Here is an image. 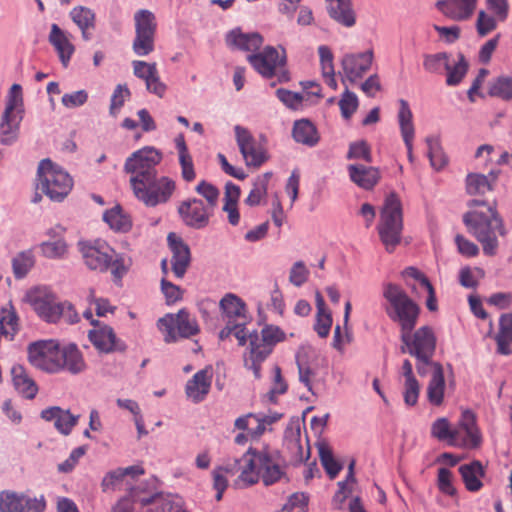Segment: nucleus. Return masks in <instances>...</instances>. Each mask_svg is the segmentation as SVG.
<instances>
[{
    "label": "nucleus",
    "mask_w": 512,
    "mask_h": 512,
    "mask_svg": "<svg viewBox=\"0 0 512 512\" xmlns=\"http://www.w3.org/2000/svg\"><path fill=\"white\" fill-rule=\"evenodd\" d=\"M469 207L487 206L488 214L470 211L464 214L463 221L469 232L482 244L484 254L493 256L498 248V235L503 236L505 230L502 220L495 211V201L486 199H472Z\"/></svg>",
    "instance_id": "f257e3e1"
},
{
    "label": "nucleus",
    "mask_w": 512,
    "mask_h": 512,
    "mask_svg": "<svg viewBox=\"0 0 512 512\" xmlns=\"http://www.w3.org/2000/svg\"><path fill=\"white\" fill-rule=\"evenodd\" d=\"M79 251L90 270L106 272L109 269L115 279H122L128 267L122 254L117 253L105 240L80 241Z\"/></svg>",
    "instance_id": "f03ea898"
},
{
    "label": "nucleus",
    "mask_w": 512,
    "mask_h": 512,
    "mask_svg": "<svg viewBox=\"0 0 512 512\" xmlns=\"http://www.w3.org/2000/svg\"><path fill=\"white\" fill-rule=\"evenodd\" d=\"M285 339L280 327L267 324L260 332L249 333V345L243 355L245 368L251 370L256 379L261 378V365L272 353L277 343Z\"/></svg>",
    "instance_id": "7ed1b4c3"
},
{
    "label": "nucleus",
    "mask_w": 512,
    "mask_h": 512,
    "mask_svg": "<svg viewBox=\"0 0 512 512\" xmlns=\"http://www.w3.org/2000/svg\"><path fill=\"white\" fill-rule=\"evenodd\" d=\"M243 469L236 482L237 485L243 484L244 487L251 486L258 482L261 476L266 486L279 481L283 476V470L275 459L268 452H256L249 449L242 456Z\"/></svg>",
    "instance_id": "20e7f679"
},
{
    "label": "nucleus",
    "mask_w": 512,
    "mask_h": 512,
    "mask_svg": "<svg viewBox=\"0 0 512 512\" xmlns=\"http://www.w3.org/2000/svg\"><path fill=\"white\" fill-rule=\"evenodd\" d=\"M383 297L388 302L385 312L393 322L399 325L400 334L404 331H413L420 315L419 305L394 283L383 285Z\"/></svg>",
    "instance_id": "39448f33"
},
{
    "label": "nucleus",
    "mask_w": 512,
    "mask_h": 512,
    "mask_svg": "<svg viewBox=\"0 0 512 512\" xmlns=\"http://www.w3.org/2000/svg\"><path fill=\"white\" fill-rule=\"evenodd\" d=\"M403 209L395 193L386 196L380 211L377 231L387 252L391 253L400 244L403 232Z\"/></svg>",
    "instance_id": "423d86ee"
},
{
    "label": "nucleus",
    "mask_w": 512,
    "mask_h": 512,
    "mask_svg": "<svg viewBox=\"0 0 512 512\" xmlns=\"http://www.w3.org/2000/svg\"><path fill=\"white\" fill-rule=\"evenodd\" d=\"M36 188L51 201L62 202L73 188V179L50 159H43L37 169Z\"/></svg>",
    "instance_id": "0eeeda50"
},
{
    "label": "nucleus",
    "mask_w": 512,
    "mask_h": 512,
    "mask_svg": "<svg viewBox=\"0 0 512 512\" xmlns=\"http://www.w3.org/2000/svg\"><path fill=\"white\" fill-rule=\"evenodd\" d=\"M22 106V87L19 84H13L0 121V144L12 145L17 140L19 124L22 119Z\"/></svg>",
    "instance_id": "6e6552de"
},
{
    "label": "nucleus",
    "mask_w": 512,
    "mask_h": 512,
    "mask_svg": "<svg viewBox=\"0 0 512 512\" xmlns=\"http://www.w3.org/2000/svg\"><path fill=\"white\" fill-rule=\"evenodd\" d=\"M162 160V153L154 147H145L135 151L125 161L124 170L131 174L130 185L143 184L158 174L156 166Z\"/></svg>",
    "instance_id": "1a4fd4ad"
},
{
    "label": "nucleus",
    "mask_w": 512,
    "mask_h": 512,
    "mask_svg": "<svg viewBox=\"0 0 512 512\" xmlns=\"http://www.w3.org/2000/svg\"><path fill=\"white\" fill-rule=\"evenodd\" d=\"M135 197L147 207H155L169 201L173 195L176 185L169 177L154 175L149 181L143 180V184L131 186Z\"/></svg>",
    "instance_id": "9d476101"
},
{
    "label": "nucleus",
    "mask_w": 512,
    "mask_h": 512,
    "mask_svg": "<svg viewBox=\"0 0 512 512\" xmlns=\"http://www.w3.org/2000/svg\"><path fill=\"white\" fill-rule=\"evenodd\" d=\"M157 328L163 334L166 343H174L180 338H189L199 332L196 319L185 309L159 318Z\"/></svg>",
    "instance_id": "9b49d317"
},
{
    "label": "nucleus",
    "mask_w": 512,
    "mask_h": 512,
    "mask_svg": "<svg viewBox=\"0 0 512 512\" xmlns=\"http://www.w3.org/2000/svg\"><path fill=\"white\" fill-rule=\"evenodd\" d=\"M61 345L55 340H41L28 346V360L36 368L59 373Z\"/></svg>",
    "instance_id": "f8f14e48"
},
{
    "label": "nucleus",
    "mask_w": 512,
    "mask_h": 512,
    "mask_svg": "<svg viewBox=\"0 0 512 512\" xmlns=\"http://www.w3.org/2000/svg\"><path fill=\"white\" fill-rule=\"evenodd\" d=\"M400 339L404 344L401 347L402 352H407L413 357L434 355L435 353L436 336L429 326H422L413 333L404 331L400 334Z\"/></svg>",
    "instance_id": "ddd939ff"
},
{
    "label": "nucleus",
    "mask_w": 512,
    "mask_h": 512,
    "mask_svg": "<svg viewBox=\"0 0 512 512\" xmlns=\"http://www.w3.org/2000/svg\"><path fill=\"white\" fill-rule=\"evenodd\" d=\"M235 140L247 167L259 168L268 160L267 151L251 132L241 126L234 127Z\"/></svg>",
    "instance_id": "4468645a"
},
{
    "label": "nucleus",
    "mask_w": 512,
    "mask_h": 512,
    "mask_svg": "<svg viewBox=\"0 0 512 512\" xmlns=\"http://www.w3.org/2000/svg\"><path fill=\"white\" fill-rule=\"evenodd\" d=\"M26 299L41 319L49 323L59 321L60 302L47 287H36L29 290Z\"/></svg>",
    "instance_id": "2eb2a0df"
},
{
    "label": "nucleus",
    "mask_w": 512,
    "mask_h": 512,
    "mask_svg": "<svg viewBox=\"0 0 512 512\" xmlns=\"http://www.w3.org/2000/svg\"><path fill=\"white\" fill-rule=\"evenodd\" d=\"M247 60L262 77L272 78L285 66L286 55L284 50L280 56L274 47L267 46L261 52L248 55Z\"/></svg>",
    "instance_id": "dca6fc26"
},
{
    "label": "nucleus",
    "mask_w": 512,
    "mask_h": 512,
    "mask_svg": "<svg viewBox=\"0 0 512 512\" xmlns=\"http://www.w3.org/2000/svg\"><path fill=\"white\" fill-rule=\"evenodd\" d=\"M373 59L374 53L372 49L365 52L345 54L341 60L343 83L345 81L355 83L358 79H361L371 68Z\"/></svg>",
    "instance_id": "f3484780"
},
{
    "label": "nucleus",
    "mask_w": 512,
    "mask_h": 512,
    "mask_svg": "<svg viewBox=\"0 0 512 512\" xmlns=\"http://www.w3.org/2000/svg\"><path fill=\"white\" fill-rule=\"evenodd\" d=\"M131 496L142 506H149L146 512H186L180 497L163 494L141 496L137 488L131 490Z\"/></svg>",
    "instance_id": "a211bd4d"
},
{
    "label": "nucleus",
    "mask_w": 512,
    "mask_h": 512,
    "mask_svg": "<svg viewBox=\"0 0 512 512\" xmlns=\"http://www.w3.org/2000/svg\"><path fill=\"white\" fill-rule=\"evenodd\" d=\"M178 213L182 221L194 229H202L209 223V209L197 198L183 201L178 207Z\"/></svg>",
    "instance_id": "6ab92c4d"
},
{
    "label": "nucleus",
    "mask_w": 512,
    "mask_h": 512,
    "mask_svg": "<svg viewBox=\"0 0 512 512\" xmlns=\"http://www.w3.org/2000/svg\"><path fill=\"white\" fill-rule=\"evenodd\" d=\"M88 336L100 352H124L127 348L126 344L116 337L114 330L107 325H96L94 329L89 331Z\"/></svg>",
    "instance_id": "aec40b11"
},
{
    "label": "nucleus",
    "mask_w": 512,
    "mask_h": 512,
    "mask_svg": "<svg viewBox=\"0 0 512 512\" xmlns=\"http://www.w3.org/2000/svg\"><path fill=\"white\" fill-rule=\"evenodd\" d=\"M41 418L48 422H54L55 429L67 436L77 425L80 415H73L68 409L52 406L41 411Z\"/></svg>",
    "instance_id": "412c9836"
},
{
    "label": "nucleus",
    "mask_w": 512,
    "mask_h": 512,
    "mask_svg": "<svg viewBox=\"0 0 512 512\" xmlns=\"http://www.w3.org/2000/svg\"><path fill=\"white\" fill-rule=\"evenodd\" d=\"M284 446L289 451L291 461L294 464H300L309 459V447L306 453H304L303 446L301 445V427L299 421H292L286 427L284 432Z\"/></svg>",
    "instance_id": "4be33fe9"
},
{
    "label": "nucleus",
    "mask_w": 512,
    "mask_h": 512,
    "mask_svg": "<svg viewBox=\"0 0 512 512\" xmlns=\"http://www.w3.org/2000/svg\"><path fill=\"white\" fill-rule=\"evenodd\" d=\"M167 239L172 251V271L177 278H183L191 261L190 249L174 233H170Z\"/></svg>",
    "instance_id": "5701e85b"
},
{
    "label": "nucleus",
    "mask_w": 512,
    "mask_h": 512,
    "mask_svg": "<svg viewBox=\"0 0 512 512\" xmlns=\"http://www.w3.org/2000/svg\"><path fill=\"white\" fill-rule=\"evenodd\" d=\"M59 372L66 371L77 375L87 369L82 352L76 344L69 343L61 347Z\"/></svg>",
    "instance_id": "b1692460"
},
{
    "label": "nucleus",
    "mask_w": 512,
    "mask_h": 512,
    "mask_svg": "<svg viewBox=\"0 0 512 512\" xmlns=\"http://www.w3.org/2000/svg\"><path fill=\"white\" fill-rule=\"evenodd\" d=\"M476 5V0H439L437 9L446 17L454 21L468 19Z\"/></svg>",
    "instance_id": "393cba45"
},
{
    "label": "nucleus",
    "mask_w": 512,
    "mask_h": 512,
    "mask_svg": "<svg viewBox=\"0 0 512 512\" xmlns=\"http://www.w3.org/2000/svg\"><path fill=\"white\" fill-rule=\"evenodd\" d=\"M347 171L350 180L364 190L373 189L380 180V171L373 166L350 164Z\"/></svg>",
    "instance_id": "a878e982"
},
{
    "label": "nucleus",
    "mask_w": 512,
    "mask_h": 512,
    "mask_svg": "<svg viewBox=\"0 0 512 512\" xmlns=\"http://www.w3.org/2000/svg\"><path fill=\"white\" fill-rule=\"evenodd\" d=\"M413 115L410 109L409 103L404 100H399V112H398V122L400 126L401 135L405 146L407 148L408 159L413 161V139H414V125L412 121Z\"/></svg>",
    "instance_id": "bb28decb"
},
{
    "label": "nucleus",
    "mask_w": 512,
    "mask_h": 512,
    "mask_svg": "<svg viewBox=\"0 0 512 512\" xmlns=\"http://www.w3.org/2000/svg\"><path fill=\"white\" fill-rule=\"evenodd\" d=\"M212 374L209 369H202L194 374L185 387L186 395L193 402H201L209 393Z\"/></svg>",
    "instance_id": "cd10ccee"
},
{
    "label": "nucleus",
    "mask_w": 512,
    "mask_h": 512,
    "mask_svg": "<svg viewBox=\"0 0 512 512\" xmlns=\"http://www.w3.org/2000/svg\"><path fill=\"white\" fill-rule=\"evenodd\" d=\"M226 43L229 47L254 52L263 44V37L259 33H243L239 29H234L226 35Z\"/></svg>",
    "instance_id": "c85d7f7f"
},
{
    "label": "nucleus",
    "mask_w": 512,
    "mask_h": 512,
    "mask_svg": "<svg viewBox=\"0 0 512 512\" xmlns=\"http://www.w3.org/2000/svg\"><path fill=\"white\" fill-rule=\"evenodd\" d=\"M225 321L243 322L247 320V310L244 301L237 295L227 293L219 303Z\"/></svg>",
    "instance_id": "c756f323"
},
{
    "label": "nucleus",
    "mask_w": 512,
    "mask_h": 512,
    "mask_svg": "<svg viewBox=\"0 0 512 512\" xmlns=\"http://www.w3.org/2000/svg\"><path fill=\"white\" fill-rule=\"evenodd\" d=\"M49 42L57 51L60 61L64 67H67L75 51L74 45L70 42L64 31L57 25H51Z\"/></svg>",
    "instance_id": "7c9ffc66"
},
{
    "label": "nucleus",
    "mask_w": 512,
    "mask_h": 512,
    "mask_svg": "<svg viewBox=\"0 0 512 512\" xmlns=\"http://www.w3.org/2000/svg\"><path fill=\"white\" fill-rule=\"evenodd\" d=\"M328 14L337 23L345 27H353L356 23V15L352 7V0H327Z\"/></svg>",
    "instance_id": "2f4dec72"
},
{
    "label": "nucleus",
    "mask_w": 512,
    "mask_h": 512,
    "mask_svg": "<svg viewBox=\"0 0 512 512\" xmlns=\"http://www.w3.org/2000/svg\"><path fill=\"white\" fill-rule=\"evenodd\" d=\"M11 375L13 385L18 393L27 399H33L36 396L38 386L22 365H13Z\"/></svg>",
    "instance_id": "473e14b6"
},
{
    "label": "nucleus",
    "mask_w": 512,
    "mask_h": 512,
    "mask_svg": "<svg viewBox=\"0 0 512 512\" xmlns=\"http://www.w3.org/2000/svg\"><path fill=\"white\" fill-rule=\"evenodd\" d=\"M461 433V445L465 447H477L480 444L481 438L476 428L474 414L466 410L462 413L458 426Z\"/></svg>",
    "instance_id": "72a5a7b5"
},
{
    "label": "nucleus",
    "mask_w": 512,
    "mask_h": 512,
    "mask_svg": "<svg viewBox=\"0 0 512 512\" xmlns=\"http://www.w3.org/2000/svg\"><path fill=\"white\" fill-rule=\"evenodd\" d=\"M292 137L297 143L308 147L316 146L320 140L317 128L308 119H300L294 122Z\"/></svg>",
    "instance_id": "f704fd0d"
},
{
    "label": "nucleus",
    "mask_w": 512,
    "mask_h": 512,
    "mask_svg": "<svg viewBox=\"0 0 512 512\" xmlns=\"http://www.w3.org/2000/svg\"><path fill=\"white\" fill-rule=\"evenodd\" d=\"M498 171H490L488 176L478 173L468 174L466 178V189L470 195L485 196L491 193L493 185L498 177Z\"/></svg>",
    "instance_id": "c9c22d12"
},
{
    "label": "nucleus",
    "mask_w": 512,
    "mask_h": 512,
    "mask_svg": "<svg viewBox=\"0 0 512 512\" xmlns=\"http://www.w3.org/2000/svg\"><path fill=\"white\" fill-rule=\"evenodd\" d=\"M459 473L468 491L477 492L482 488L483 483L481 478L485 476V470L480 461L474 460L461 465L459 467Z\"/></svg>",
    "instance_id": "e433bc0d"
},
{
    "label": "nucleus",
    "mask_w": 512,
    "mask_h": 512,
    "mask_svg": "<svg viewBox=\"0 0 512 512\" xmlns=\"http://www.w3.org/2000/svg\"><path fill=\"white\" fill-rule=\"evenodd\" d=\"M240 187L232 182L225 185L223 211L227 213L228 222L232 226H237L240 222V213L238 210V201L240 198Z\"/></svg>",
    "instance_id": "4c0bfd02"
},
{
    "label": "nucleus",
    "mask_w": 512,
    "mask_h": 512,
    "mask_svg": "<svg viewBox=\"0 0 512 512\" xmlns=\"http://www.w3.org/2000/svg\"><path fill=\"white\" fill-rule=\"evenodd\" d=\"M103 221L115 232L126 233L132 228L131 217L120 205H115L103 213Z\"/></svg>",
    "instance_id": "58836bf2"
},
{
    "label": "nucleus",
    "mask_w": 512,
    "mask_h": 512,
    "mask_svg": "<svg viewBox=\"0 0 512 512\" xmlns=\"http://www.w3.org/2000/svg\"><path fill=\"white\" fill-rule=\"evenodd\" d=\"M431 435L439 441H447L452 446H462L459 429H452L447 418H438L431 426Z\"/></svg>",
    "instance_id": "ea45409f"
},
{
    "label": "nucleus",
    "mask_w": 512,
    "mask_h": 512,
    "mask_svg": "<svg viewBox=\"0 0 512 512\" xmlns=\"http://www.w3.org/2000/svg\"><path fill=\"white\" fill-rule=\"evenodd\" d=\"M445 387L443 366L437 365L427 385V399L430 404L440 406L443 403Z\"/></svg>",
    "instance_id": "a19ab883"
},
{
    "label": "nucleus",
    "mask_w": 512,
    "mask_h": 512,
    "mask_svg": "<svg viewBox=\"0 0 512 512\" xmlns=\"http://www.w3.org/2000/svg\"><path fill=\"white\" fill-rule=\"evenodd\" d=\"M497 343V352L502 355L512 353L510 344L512 343V313L503 314L499 320V332L495 337Z\"/></svg>",
    "instance_id": "79ce46f5"
},
{
    "label": "nucleus",
    "mask_w": 512,
    "mask_h": 512,
    "mask_svg": "<svg viewBox=\"0 0 512 512\" xmlns=\"http://www.w3.org/2000/svg\"><path fill=\"white\" fill-rule=\"evenodd\" d=\"M0 330L9 340H13L19 331V318L11 302L0 309Z\"/></svg>",
    "instance_id": "37998d69"
},
{
    "label": "nucleus",
    "mask_w": 512,
    "mask_h": 512,
    "mask_svg": "<svg viewBox=\"0 0 512 512\" xmlns=\"http://www.w3.org/2000/svg\"><path fill=\"white\" fill-rule=\"evenodd\" d=\"M243 463L242 458H235L233 463H227L225 466L220 467L213 471V487L217 491L216 500L220 501L223 497V493L228 486V481L222 474V471L226 473L234 474L238 471H242Z\"/></svg>",
    "instance_id": "c03bdc74"
},
{
    "label": "nucleus",
    "mask_w": 512,
    "mask_h": 512,
    "mask_svg": "<svg viewBox=\"0 0 512 512\" xmlns=\"http://www.w3.org/2000/svg\"><path fill=\"white\" fill-rule=\"evenodd\" d=\"M299 381L305 385L309 392L313 393L311 379L316 375V366L310 359L306 350H300L296 354Z\"/></svg>",
    "instance_id": "a18cd8bd"
},
{
    "label": "nucleus",
    "mask_w": 512,
    "mask_h": 512,
    "mask_svg": "<svg viewBox=\"0 0 512 512\" xmlns=\"http://www.w3.org/2000/svg\"><path fill=\"white\" fill-rule=\"evenodd\" d=\"M135 22V35H149L155 36L157 29V22L155 15L147 10L141 9L134 14Z\"/></svg>",
    "instance_id": "49530a36"
},
{
    "label": "nucleus",
    "mask_w": 512,
    "mask_h": 512,
    "mask_svg": "<svg viewBox=\"0 0 512 512\" xmlns=\"http://www.w3.org/2000/svg\"><path fill=\"white\" fill-rule=\"evenodd\" d=\"M39 249L43 257L60 260L67 257L69 246L65 239L47 240L40 243Z\"/></svg>",
    "instance_id": "de8ad7c7"
},
{
    "label": "nucleus",
    "mask_w": 512,
    "mask_h": 512,
    "mask_svg": "<svg viewBox=\"0 0 512 512\" xmlns=\"http://www.w3.org/2000/svg\"><path fill=\"white\" fill-rule=\"evenodd\" d=\"M35 258L31 250H26L18 253L12 259V268L14 276L21 279L27 275L30 269L34 266Z\"/></svg>",
    "instance_id": "09e8293b"
},
{
    "label": "nucleus",
    "mask_w": 512,
    "mask_h": 512,
    "mask_svg": "<svg viewBox=\"0 0 512 512\" xmlns=\"http://www.w3.org/2000/svg\"><path fill=\"white\" fill-rule=\"evenodd\" d=\"M468 70V63L463 54H458V61L453 65L448 61V69H445L447 72L446 84L449 86L458 85L463 77L466 75Z\"/></svg>",
    "instance_id": "8fccbe9b"
},
{
    "label": "nucleus",
    "mask_w": 512,
    "mask_h": 512,
    "mask_svg": "<svg viewBox=\"0 0 512 512\" xmlns=\"http://www.w3.org/2000/svg\"><path fill=\"white\" fill-rule=\"evenodd\" d=\"M24 496L14 492L0 493V512H25Z\"/></svg>",
    "instance_id": "3c124183"
},
{
    "label": "nucleus",
    "mask_w": 512,
    "mask_h": 512,
    "mask_svg": "<svg viewBox=\"0 0 512 512\" xmlns=\"http://www.w3.org/2000/svg\"><path fill=\"white\" fill-rule=\"evenodd\" d=\"M318 451H319V457L322 466L324 467L326 473L330 477V479H334L338 473L342 469V465L339 464L333 456L332 451L330 448L324 444L321 443L318 445Z\"/></svg>",
    "instance_id": "603ef678"
},
{
    "label": "nucleus",
    "mask_w": 512,
    "mask_h": 512,
    "mask_svg": "<svg viewBox=\"0 0 512 512\" xmlns=\"http://www.w3.org/2000/svg\"><path fill=\"white\" fill-rule=\"evenodd\" d=\"M450 55L446 52L424 55L423 67L429 73L441 74L448 69Z\"/></svg>",
    "instance_id": "864d4df0"
},
{
    "label": "nucleus",
    "mask_w": 512,
    "mask_h": 512,
    "mask_svg": "<svg viewBox=\"0 0 512 512\" xmlns=\"http://www.w3.org/2000/svg\"><path fill=\"white\" fill-rule=\"evenodd\" d=\"M78 28H95V13L88 7L76 6L69 13Z\"/></svg>",
    "instance_id": "5fc2aeb1"
},
{
    "label": "nucleus",
    "mask_w": 512,
    "mask_h": 512,
    "mask_svg": "<svg viewBox=\"0 0 512 512\" xmlns=\"http://www.w3.org/2000/svg\"><path fill=\"white\" fill-rule=\"evenodd\" d=\"M491 96L499 97L504 100L512 98V77L500 76L495 79L489 87Z\"/></svg>",
    "instance_id": "6e6d98bb"
},
{
    "label": "nucleus",
    "mask_w": 512,
    "mask_h": 512,
    "mask_svg": "<svg viewBox=\"0 0 512 512\" xmlns=\"http://www.w3.org/2000/svg\"><path fill=\"white\" fill-rule=\"evenodd\" d=\"M426 142L428 145L430 164L434 169L440 170L446 164V157L440 147L439 141L434 137H427Z\"/></svg>",
    "instance_id": "4d7b16f0"
},
{
    "label": "nucleus",
    "mask_w": 512,
    "mask_h": 512,
    "mask_svg": "<svg viewBox=\"0 0 512 512\" xmlns=\"http://www.w3.org/2000/svg\"><path fill=\"white\" fill-rule=\"evenodd\" d=\"M347 159H361L367 163L372 162L371 149L368 143L364 140L352 142L349 145Z\"/></svg>",
    "instance_id": "13d9d810"
},
{
    "label": "nucleus",
    "mask_w": 512,
    "mask_h": 512,
    "mask_svg": "<svg viewBox=\"0 0 512 512\" xmlns=\"http://www.w3.org/2000/svg\"><path fill=\"white\" fill-rule=\"evenodd\" d=\"M155 36L149 35H135V38L132 43L133 52L140 57H144L149 55L154 51L155 47Z\"/></svg>",
    "instance_id": "bf43d9fd"
},
{
    "label": "nucleus",
    "mask_w": 512,
    "mask_h": 512,
    "mask_svg": "<svg viewBox=\"0 0 512 512\" xmlns=\"http://www.w3.org/2000/svg\"><path fill=\"white\" fill-rule=\"evenodd\" d=\"M129 96L130 91L126 85H117L111 96V103L109 108L110 115L116 117Z\"/></svg>",
    "instance_id": "052dcab7"
},
{
    "label": "nucleus",
    "mask_w": 512,
    "mask_h": 512,
    "mask_svg": "<svg viewBox=\"0 0 512 512\" xmlns=\"http://www.w3.org/2000/svg\"><path fill=\"white\" fill-rule=\"evenodd\" d=\"M339 107L341 115L345 119H349L358 107V98L355 93L349 91L348 87H346L339 101Z\"/></svg>",
    "instance_id": "680f3d73"
},
{
    "label": "nucleus",
    "mask_w": 512,
    "mask_h": 512,
    "mask_svg": "<svg viewBox=\"0 0 512 512\" xmlns=\"http://www.w3.org/2000/svg\"><path fill=\"white\" fill-rule=\"evenodd\" d=\"M288 385L286 381L283 379L281 374V369L279 366H274L273 368V382L272 386L267 394L268 399L271 402H276V399L279 395L284 394L287 391Z\"/></svg>",
    "instance_id": "e2e57ef3"
},
{
    "label": "nucleus",
    "mask_w": 512,
    "mask_h": 512,
    "mask_svg": "<svg viewBox=\"0 0 512 512\" xmlns=\"http://www.w3.org/2000/svg\"><path fill=\"white\" fill-rule=\"evenodd\" d=\"M403 398L407 406H415L420 394V384L416 378L405 379L403 382Z\"/></svg>",
    "instance_id": "0e129e2a"
},
{
    "label": "nucleus",
    "mask_w": 512,
    "mask_h": 512,
    "mask_svg": "<svg viewBox=\"0 0 512 512\" xmlns=\"http://www.w3.org/2000/svg\"><path fill=\"white\" fill-rule=\"evenodd\" d=\"M278 99L288 108L298 109L304 100L301 93L279 88L276 91Z\"/></svg>",
    "instance_id": "69168bd1"
},
{
    "label": "nucleus",
    "mask_w": 512,
    "mask_h": 512,
    "mask_svg": "<svg viewBox=\"0 0 512 512\" xmlns=\"http://www.w3.org/2000/svg\"><path fill=\"white\" fill-rule=\"evenodd\" d=\"M196 191L207 200L211 208L216 206L220 192L214 185L206 181H201L197 185Z\"/></svg>",
    "instance_id": "338daca9"
},
{
    "label": "nucleus",
    "mask_w": 512,
    "mask_h": 512,
    "mask_svg": "<svg viewBox=\"0 0 512 512\" xmlns=\"http://www.w3.org/2000/svg\"><path fill=\"white\" fill-rule=\"evenodd\" d=\"M308 275L309 271L304 262L297 261L293 264L290 270L289 281L294 286L300 287L307 281Z\"/></svg>",
    "instance_id": "774afa93"
}]
</instances>
